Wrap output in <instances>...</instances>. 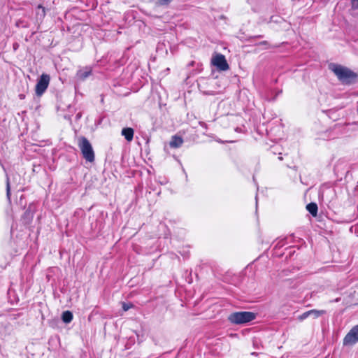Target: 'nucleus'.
I'll list each match as a JSON object with an SVG mask.
<instances>
[{
	"mask_svg": "<svg viewBox=\"0 0 358 358\" xmlns=\"http://www.w3.org/2000/svg\"><path fill=\"white\" fill-rule=\"evenodd\" d=\"M78 147L80 148L83 157L90 162L94 160V152L90 141L84 136L78 138Z\"/></svg>",
	"mask_w": 358,
	"mask_h": 358,
	"instance_id": "f257e3e1",
	"label": "nucleus"
},
{
	"mask_svg": "<svg viewBox=\"0 0 358 358\" xmlns=\"http://www.w3.org/2000/svg\"><path fill=\"white\" fill-rule=\"evenodd\" d=\"M255 318V314L248 311L233 313L228 317L231 323L236 324L247 323Z\"/></svg>",
	"mask_w": 358,
	"mask_h": 358,
	"instance_id": "f03ea898",
	"label": "nucleus"
},
{
	"mask_svg": "<svg viewBox=\"0 0 358 358\" xmlns=\"http://www.w3.org/2000/svg\"><path fill=\"white\" fill-rule=\"evenodd\" d=\"M50 80V77L48 74H42L38 80L35 87V92L37 96H41L47 90Z\"/></svg>",
	"mask_w": 358,
	"mask_h": 358,
	"instance_id": "7ed1b4c3",
	"label": "nucleus"
},
{
	"mask_svg": "<svg viewBox=\"0 0 358 358\" xmlns=\"http://www.w3.org/2000/svg\"><path fill=\"white\" fill-rule=\"evenodd\" d=\"M333 71L341 80H347L355 77V74L352 71L341 66H336Z\"/></svg>",
	"mask_w": 358,
	"mask_h": 358,
	"instance_id": "20e7f679",
	"label": "nucleus"
},
{
	"mask_svg": "<svg viewBox=\"0 0 358 358\" xmlns=\"http://www.w3.org/2000/svg\"><path fill=\"white\" fill-rule=\"evenodd\" d=\"M211 63L220 71H227L229 68L225 57L222 54H216L215 56H213L211 60Z\"/></svg>",
	"mask_w": 358,
	"mask_h": 358,
	"instance_id": "39448f33",
	"label": "nucleus"
},
{
	"mask_svg": "<svg viewBox=\"0 0 358 358\" xmlns=\"http://www.w3.org/2000/svg\"><path fill=\"white\" fill-rule=\"evenodd\" d=\"M358 342V325L354 327L345 336L344 345H352Z\"/></svg>",
	"mask_w": 358,
	"mask_h": 358,
	"instance_id": "423d86ee",
	"label": "nucleus"
},
{
	"mask_svg": "<svg viewBox=\"0 0 358 358\" xmlns=\"http://www.w3.org/2000/svg\"><path fill=\"white\" fill-rule=\"evenodd\" d=\"M91 72L92 69L90 67H85L78 71L77 76L80 79L84 80L91 74Z\"/></svg>",
	"mask_w": 358,
	"mask_h": 358,
	"instance_id": "0eeeda50",
	"label": "nucleus"
},
{
	"mask_svg": "<svg viewBox=\"0 0 358 358\" xmlns=\"http://www.w3.org/2000/svg\"><path fill=\"white\" fill-rule=\"evenodd\" d=\"M134 129L129 127L124 128L122 130V135L124 136L128 141H131L134 138Z\"/></svg>",
	"mask_w": 358,
	"mask_h": 358,
	"instance_id": "6e6552de",
	"label": "nucleus"
},
{
	"mask_svg": "<svg viewBox=\"0 0 358 358\" xmlns=\"http://www.w3.org/2000/svg\"><path fill=\"white\" fill-rule=\"evenodd\" d=\"M183 143V140L181 137L174 136L172 137L171 141L169 143V145L171 148H179L182 145Z\"/></svg>",
	"mask_w": 358,
	"mask_h": 358,
	"instance_id": "1a4fd4ad",
	"label": "nucleus"
},
{
	"mask_svg": "<svg viewBox=\"0 0 358 358\" xmlns=\"http://www.w3.org/2000/svg\"><path fill=\"white\" fill-rule=\"evenodd\" d=\"M307 210L314 217L317 213V206L315 203H310L306 206Z\"/></svg>",
	"mask_w": 358,
	"mask_h": 358,
	"instance_id": "9d476101",
	"label": "nucleus"
},
{
	"mask_svg": "<svg viewBox=\"0 0 358 358\" xmlns=\"http://www.w3.org/2000/svg\"><path fill=\"white\" fill-rule=\"evenodd\" d=\"M62 319L64 323H69L73 320V314L71 311L66 310L63 312L62 315Z\"/></svg>",
	"mask_w": 358,
	"mask_h": 358,
	"instance_id": "9b49d317",
	"label": "nucleus"
},
{
	"mask_svg": "<svg viewBox=\"0 0 358 358\" xmlns=\"http://www.w3.org/2000/svg\"><path fill=\"white\" fill-rule=\"evenodd\" d=\"M309 313H310V317H313V318H317V317L322 316V315L325 314L326 311L324 310H319L313 309V310H309Z\"/></svg>",
	"mask_w": 358,
	"mask_h": 358,
	"instance_id": "f8f14e48",
	"label": "nucleus"
},
{
	"mask_svg": "<svg viewBox=\"0 0 358 358\" xmlns=\"http://www.w3.org/2000/svg\"><path fill=\"white\" fill-rule=\"evenodd\" d=\"M310 317V313L309 310L303 313V314L298 316V320L303 321V320L308 318Z\"/></svg>",
	"mask_w": 358,
	"mask_h": 358,
	"instance_id": "ddd939ff",
	"label": "nucleus"
},
{
	"mask_svg": "<svg viewBox=\"0 0 358 358\" xmlns=\"http://www.w3.org/2000/svg\"><path fill=\"white\" fill-rule=\"evenodd\" d=\"M10 182H9V179L8 178H7V181H6V194H7V197L10 199Z\"/></svg>",
	"mask_w": 358,
	"mask_h": 358,
	"instance_id": "4468645a",
	"label": "nucleus"
},
{
	"mask_svg": "<svg viewBox=\"0 0 358 358\" xmlns=\"http://www.w3.org/2000/svg\"><path fill=\"white\" fill-rule=\"evenodd\" d=\"M132 307V304L131 303H123L122 304V308L124 311H127L128 310H129Z\"/></svg>",
	"mask_w": 358,
	"mask_h": 358,
	"instance_id": "2eb2a0df",
	"label": "nucleus"
},
{
	"mask_svg": "<svg viewBox=\"0 0 358 358\" xmlns=\"http://www.w3.org/2000/svg\"><path fill=\"white\" fill-rule=\"evenodd\" d=\"M173 0H158V2L162 6L169 4Z\"/></svg>",
	"mask_w": 358,
	"mask_h": 358,
	"instance_id": "dca6fc26",
	"label": "nucleus"
},
{
	"mask_svg": "<svg viewBox=\"0 0 358 358\" xmlns=\"http://www.w3.org/2000/svg\"><path fill=\"white\" fill-rule=\"evenodd\" d=\"M352 6L355 9L358 8V0H352Z\"/></svg>",
	"mask_w": 358,
	"mask_h": 358,
	"instance_id": "f3484780",
	"label": "nucleus"
},
{
	"mask_svg": "<svg viewBox=\"0 0 358 358\" xmlns=\"http://www.w3.org/2000/svg\"><path fill=\"white\" fill-rule=\"evenodd\" d=\"M38 8H41L43 10V15H45V8H44V7H43L41 5H38Z\"/></svg>",
	"mask_w": 358,
	"mask_h": 358,
	"instance_id": "a211bd4d",
	"label": "nucleus"
},
{
	"mask_svg": "<svg viewBox=\"0 0 358 358\" xmlns=\"http://www.w3.org/2000/svg\"><path fill=\"white\" fill-rule=\"evenodd\" d=\"M199 124H200V125H201V126H202V127H206V123H204V122H199Z\"/></svg>",
	"mask_w": 358,
	"mask_h": 358,
	"instance_id": "6ab92c4d",
	"label": "nucleus"
},
{
	"mask_svg": "<svg viewBox=\"0 0 358 358\" xmlns=\"http://www.w3.org/2000/svg\"><path fill=\"white\" fill-rule=\"evenodd\" d=\"M262 44H266V41H264L262 43Z\"/></svg>",
	"mask_w": 358,
	"mask_h": 358,
	"instance_id": "aec40b11",
	"label": "nucleus"
}]
</instances>
